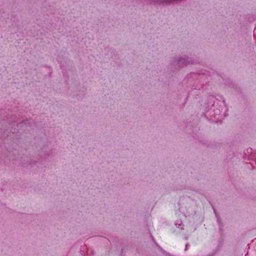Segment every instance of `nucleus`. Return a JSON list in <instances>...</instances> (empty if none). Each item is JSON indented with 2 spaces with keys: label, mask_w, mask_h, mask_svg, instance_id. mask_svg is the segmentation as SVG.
<instances>
[{
  "label": "nucleus",
  "mask_w": 256,
  "mask_h": 256,
  "mask_svg": "<svg viewBox=\"0 0 256 256\" xmlns=\"http://www.w3.org/2000/svg\"><path fill=\"white\" fill-rule=\"evenodd\" d=\"M192 64V60L186 56H175L172 58L170 66L172 69L178 70Z\"/></svg>",
  "instance_id": "1"
},
{
  "label": "nucleus",
  "mask_w": 256,
  "mask_h": 256,
  "mask_svg": "<svg viewBox=\"0 0 256 256\" xmlns=\"http://www.w3.org/2000/svg\"><path fill=\"white\" fill-rule=\"evenodd\" d=\"M175 225L178 228L182 230L184 229V225L182 224V222L181 220H178L175 222Z\"/></svg>",
  "instance_id": "2"
},
{
  "label": "nucleus",
  "mask_w": 256,
  "mask_h": 256,
  "mask_svg": "<svg viewBox=\"0 0 256 256\" xmlns=\"http://www.w3.org/2000/svg\"><path fill=\"white\" fill-rule=\"evenodd\" d=\"M164 254L166 256H172L170 254H169L168 252H166L165 251H164Z\"/></svg>",
  "instance_id": "3"
},
{
  "label": "nucleus",
  "mask_w": 256,
  "mask_h": 256,
  "mask_svg": "<svg viewBox=\"0 0 256 256\" xmlns=\"http://www.w3.org/2000/svg\"><path fill=\"white\" fill-rule=\"evenodd\" d=\"M188 246H189V244H186L185 250H188Z\"/></svg>",
  "instance_id": "4"
}]
</instances>
